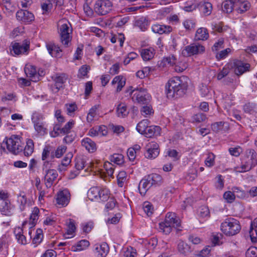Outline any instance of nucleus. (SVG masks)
<instances>
[{
	"instance_id": "nucleus-31",
	"label": "nucleus",
	"mask_w": 257,
	"mask_h": 257,
	"mask_svg": "<svg viewBox=\"0 0 257 257\" xmlns=\"http://www.w3.org/2000/svg\"><path fill=\"white\" fill-rule=\"evenodd\" d=\"M141 54L144 61H149L154 57L155 50L151 47L143 49L141 50Z\"/></svg>"
},
{
	"instance_id": "nucleus-18",
	"label": "nucleus",
	"mask_w": 257,
	"mask_h": 257,
	"mask_svg": "<svg viewBox=\"0 0 257 257\" xmlns=\"http://www.w3.org/2000/svg\"><path fill=\"white\" fill-rule=\"evenodd\" d=\"M94 251L97 257H105L109 251V247L105 242L95 244Z\"/></svg>"
},
{
	"instance_id": "nucleus-60",
	"label": "nucleus",
	"mask_w": 257,
	"mask_h": 257,
	"mask_svg": "<svg viewBox=\"0 0 257 257\" xmlns=\"http://www.w3.org/2000/svg\"><path fill=\"white\" fill-rule=\"evenodd\" d=\"M36 233V234L33 239V243L36 244L35 246L39 244L43 238L42 230L41 229H38Z\"/></svg>"
},
{
	"instance_id": "nucleus-38",
	"label": "nucleus",
	"mask_w": 257,
	"mask_h": 257,
	"mask_svg": "<svg viewBox=\"0 0 257 257\" xmlns=\"http://www.w3.org/2000/svg\"><path fill=\"white\" fill-rule=\"evenodd\" d=\"M129 113L127 108L126 104L120 103L117 105L116 109V114L117 116L120 117H124L126 116Z\"/></svg>"
},
{
	"instance_id": "nucleus-47",
	"label": "nucleus",
	"mask_w": 257,
	"mask_h": 257,
	"mask_svg": "<svg viewBox=\"0 0 257 257\" xmlns=\"http://www.w3.org/2000/svg\"><path fill=\"white\" fill-rule=\"evenodd\" d=\"M103 167L105 170V173L108 176L112 177L114 171V165L111 163L106 162L104 163Z\"/></svg>"
},
{
	"instance_id": "nucleus-62",
	"label": "nucleus",
	"mask_w": 257,
	"mask_h": 257,
	"mask_svg": "<svg viewBox=\"0 0 257 257\" xmlns=\"http://www.w3.org/2000/svg\"><path fill=\"white\" fill-rule=\"evenodd\" d=\"M143 209L148 216H151L154 211L152 205L148 202H145L143 204Z\"/></svg>"
},
{
	"instance_id": "nucleus-58",
	"label": "nucleus",
	"mask_w": 257,
	"mask_h": 257,
	"mask_svg": "<svg viewBox=\"0 0 257 257\" xmlns=\"http://www.w3.org/2000/svg\"><path fill=\"white\" fill-rule=\"evenodd\" d=\"M223 198L228 203L233 202L235 199L233 191H226L223 194Z\"/></svg>"
},
{
	"instance_id": "nucleus-53",
	"label": "nucleus",
	"mask_w": 257,
	"mask_h": 257,
	"mask_svg": "<svg viewBox=\"0 0 257 257\" xmlns=\"http://www.w3.org/2000/svg\"><path fill=\"white\" fill-rule=\"evenodd\" d=\"M162 63H163V66L169 65L175 66L177 63V58L174 55L169 56V57L164 58Z\"/></svg>"
},
{
	"instance_id": "nucleus-6",
	"label": "nucleus",
	"mask_w": 257,
	"mask_h": 257,
	"mask_svg": "<svg viewBox=\"0 0 257 257\" xmlns=\"http://www.w3.org/2000/svg\"><path fill=\"white\" fill-rule=\"evenodd\" d=\"M71 24L66 20H61L59 22V33L60 37V41L65 47L69 46V44L71 40L70 34L72 29L70 27Z\"/></svg>"
},
{
	"instance_id": "nucleus-42",
	"label": "nucleus",
	"mask_w": 257,
	"mask_h": 257,
	"mask_svg": "<svg viewBox=\"0 0 257 257\" xmlns=\"http://www.w3.org/2000/svg\"><path fill=\"white\" fill-rule=\"evenodd\" d=\"M67 147L65 146H59L56 150L51 152V158L53 159L55 157L60 158L66 152Z\"/></svg>"
},
{
	"instance_id": "nucleus-11",
	"label": "nucleus",
	"mask_w": 257,
	"mask_h": 257,
	"mask_svg": "<svg viewBox=\"0 0 257 257\" xmlns=\"http://www.w3.org/2000/svg\"><path fill=\"white\" fill-rule=\"evenodd\" d=\"M70 197V193L67 189L60 190L57 194V203L62 207H65L69 204Z\"/></svg>"
},
{
	"instance_id": "nucleus-32",
	"label": "nucleus",
	"mask_w": 257,
	"mask_h": 257,
	"mask_svg": "<svg viewBox=\"0 0 257 257\" xmlns=\"http://www.w3.org/2000/svg\"><path fill=\"white\" fill-rule=\"evenodd\" d=\"M150 182L147 177L143 178L140 182L139 185V190L142 195H145L147 191L151 187Z\"/></svg>"
},
{
	"instance_id": "nucleus-35",
	"label": "nucleus",
	"mask_w": 257,
	"mask_h": 257,
	"mask_svg": "<svg viewBox=\"0 0 257 257\" xmlns=\"http://www.w3.org/2000/svg\"><path fill=\"white\" fill-rule=\"evenodd\" d=\"M90 245L89 241L83 239L78 241L75 245L72 246V249L74 251H81L86 249Z\"/></svg>"
},
{
	"instance_id": "nucleus-59",
	"label": "nucleus",
	"mask_w": 257,
	"mask_h": 257,
	"mask_svg": "<svg viewBox=\"0 0 257 257\" xmlns=\"http://www.w3.org/2000/svg\"><path fill=\"white\" fill-rule=\"evenodd\" d=\"M150 71V67H144L142 70H139L136 73V76L141 79H143L149 75Z\"/></svg>"
},
{
	"instance_id": "nucleus-61",
	"label": "nucleus",
	"mask_w": 257,
	"mask_h": 257,
	"mask_svg": "<svg viewBox=\"0 0 257 257\" xmlns=\"http://www.w3.org/2000/svg\"><path fill=\"white\" fill-rule=\"evenodd\" d=\"M50 136L53 138H55L58 136L60 134L63 135V132L62 131V128L60 124H55L53 127V131L50 132Z\"/></svg>"
},
{
	"instance_id": "nucleus-43",
	"label": "nucleus",
	"mask_w": 257,
	"mask_h": 257,
	"mask_svg": "<svg viewBox=\"0 0 257 257\" xmlns=\"http://www.w3.org/2000/svg\"><path fill=\"white\" fill-rule=\"evenodd\" d=\"M150 123L149 120L147 119H143L138 123L136 129L139 133L143 134L149 126Z\"/></svg>"
},
{
	"instance_id": "nucleus-36",
	"label": "nucleus",
	"mask_w": 257,
	"mask_h": 257,
	"mask_svg": "<svg viewBox=\"0 0 257 257\" xmlns=\"http://www.w3.org/2000/svg\"><path fill=\"white\" fill-rule=\"evenodd\" d=\"M211 128L214 132L217 133L221 131H226L228 128V124L224 121L215 122L211 125Z\"/></svg>"
},
{
	"instance_id": "nucleus-44",
	"label": "nucleus",
	"mask_w": 257,
	"mask_h": 257,
	"mask_svg": "<svg viewBox=\"0 0 257 257\" xmlns=\"http://www.w3.org/2000/svg\"><path fill=\"white\" fill-rule=\"evenodd\" d=\"M232 190L233 191L235 197L240 199H245L248 197V193L243 190L240 189L238 187H234L232 188Z\"/></svg>"
},
{
	"instance_id": "nucleus-54",
	"label": "nucleus",
	"mask_w": 257,
	"mask_h": 257,
	"mask_svg": "<svg viewBox=\"0 0 257 257\" xmlns=\"http://www.w3.org/2000/svg\"><path fill=\"white\" fill-rule=\"evenodd\" d=\"M43 119V114L38 111H34L31 116V120L33 124L42 122Z\"/></svg>"
},
{
	"instance_id": "nucleus-8",
	"label": "nucleus",
	"mask_w": 257,
	"mask_h": 257,
	"mask_svg": "<svg viewBox=\"0 0 257 257\" xmlns=\"http://www.w3.org/2000/svg\"><path fill=\"white\" fill-rule=\"evenodd\" d=\"M30 48V42L25 40L22 43H12L10 50L11 54L14 55H22L27 54Z\"/></svg>"
},
{
	"instance_id": "nucleus-21",
	"label": "nucleus",
	"mask_w": 257,
	"mask_h": 257,
	"mask_svg": "<svg viewBox=\"0 0 257 257\" xmlns=\"http://www.w3.org/2000/svg\"><path fill=\"white\" fill-rule=\"evenodd\" d=\"M161 128L157 125L149 126L142 135L147 138H152L154 136H158L161 134Z\"/></svg>"
},
{
	"instance_id": "nucleus-55",
	"label": "nucleus",
	"mask_w": 257,
	"mask_h": 257,
	"mask_svg": "<svg viewBox=\"0 0 257 257\" xmlns=\"http://www.w3.org/2000/svg\"><path fill=\"white\" fill-rule=\"evenodd\" d=\"M256 105L253 103H247L243 106V109L245 113L253 114L256 112Z\"/></svg>"
},
{
	"instance_id": "nucleus-29",
	"label": "nucleus",
	"mask_w": 257,
	"mask_h": 257,
	"mask_svg": "<svg viewBox=\"0 0 257 257\" xmlns=\"http://www.w3.org/2000/svg\"><path fill=\"white\" fill-rule=\"evenodd\" d=\"M111 84H117L116 91L120 92L125 84V79L122 75L116 76L113 79Z\"/></svg>"
},
{
	"instance_id": "nucleus-50",
	"label": "nucleus",
	"mask_w": 257,
	"mask_h": 257,
	"mask_svg": "<svg viewBox=\"0 0 257 257\" xmlns=\"http://www.w3.org/2000/svg\"><path fill=\"white\" fill-rule=\"evenodd\" d=\"M110 160L117 165H120L124 162L123 156L120 154H114L110 157Z\"/></svg>"
},
{
	"instance_id": "nucleus-22",
	"label": "nucleus",
	"mask_w": 257,
	"mask_h": 257,
	"mask_svg": "<svg viewBox=\"0 0 257 257\" xmlns=\"http://www.w3.org/2000/svg\"><path fill=\"white\" fill-rule=\"evenodd\" d=\"M99 107V104H96L89 109L86 117V120L88 122L91 123L98 119L99 115L98 109Z\"/></svg>"
},
{
	"instance_id": "nucleus-19",
	"label": "nucleus",
	"mask_w": 257,
	"mask_h": 257,
	"mask_svg": "<svg viewBox=\"0 0 257 257\" xmlns=\"http://www.w3.org/2000/svg\"><path fill=\"white\" fill-rule=\"evenodd\" d=\"M24 70L27 76L30 78L31 81L36 82L38 80L39 77L35 66L27 64L26 65Z\"/></svg>"
},
{
	"instance_id": "nucleus-37",
	"label": "nucleus",
	"mask_w": 257,
	"mask_h": 257,
	"mask_svg": "<svg viewBox=\"0 0 257 257\" xmlns=\"http://www.w3.org/2000/svg\"><path fill=\"white\" fill-rule=\"evenodd\" d=\"M68 79L67 76L65 74H57L54 78L55 86L57 91L62 87L64 84Z\"/></svg>"
},
{
	"instance_id": "nucleus-57",
	"label": "nucleus",
	"mask_w": 257,
	"mask_h": 257,
	"mask_svg": "<svg viewBox=\"0 0 257 257\" xmlns=\"http://www.w3.org/2000/svg\"><path fill=\"white\" fill-rule=\"evenodd\" d=\"M136 24L142 31L146 30L148 26V21L144 18H141L137 20Z\"/></svg>"
},
{
	"instance_id": "nucleus-46",
	"label": "nucleus",
	"mask_w": 257,
	"mask_h": 257,
	"mask_svg": "<svg viewBox=\"0 0 257 257\" xmlns=\"http://www.w3.org/2000/svg\"><path fill=\"white\" fill-rule=\"evenodd\" d=\"M249 234L252 240L253 241V238H254L256 241V238L254 236V235H255L256 236H257V217L254 218V220L252 221H251L250 227Z\"/></svg>"
},
{
	"instance_id": "nucleus-26",
	"label": "nucleus",
	"mask_w": 257,
	"mask_h": 257,
	"mask_svg": "<svg viewBox=\"0 0 257 257\" xmlns=\"http://www.w3.org/2000/svg\"><path fill=\"white\" fill-rule=\"evenodd\" d=\"M81 145L89 152L92 153L96 150L95 143L90 138H86L83 139L81 141Z\"/></svg>"
},
{
	"instance_id": "nucleus-7",
	"label": "nucleus",
	"mask_w": 257,
	"mask_h": 257,
	"mask_svg": "<svg viewBox=\"0 0 257 257\" xmlns=\"http://www.w3.org/2000/svg\"><path fill=\"white\" fill-rule=\"evenodd\" d=\"M131 93L133 94V100L139 103L146 104L151 99V95L148 93L147 90L142 87L131 90Z\"/></svg>"
},
{
	"instance_id": "nucleus-63",
	"label": "nucleus",
	"mask_w": 257,
	"mask_h": 257,
	"mask_svg": "<svg viewBox=\"0 0 257 257\" xmlns=\"http://www.w3.org/2000/svg\"><path fill=\"white\" fill-rule=\"evenodd\" d=\"M187 67V65L185 62L182 61H178L177 60V63L175 66V70L178 72H182L185 70Z\"/></svg>"
},
{
	"instance_id": "nucleus-9",
	"label": "nucleus",
	"mask_w": 257,
	"mask_h": 257,
	"mask_svg": "<svg viewBox=\"0 0 257 257\" xmlns=\"http://www.w3.org/2000/svg\"><path fill=\"white\" fill-rule=\"evenodd\" d=\"M112 4L109 0H98L94 5V11L98 15L107 14L111 10Z\"/></svg>"
},
{
	"instance_id": "nucleus-40",
	"label": "nucleus",
	"mask_w": 257,
	"mask_h": 257,
	"mask_svg": "<svg viewBox=\"0 0 257 257\" xmlns=\"http://www.w3.org/2000/svg\"><path fill=\"white\" fill-rule=\"evenodd\" d=\"M34 145L33 141L31 139H28L26 142V145L24 150V154L25 156L28 157L31 156L34 152Z\"/></svg>"
},
{
	"instance_id": "nucleus-64",
	"label": "nucleus",
	"mask_w": 257,
	"mask_h": 257,
	"mask_svg": "<svg viewBox=\"0 0 257 257\" xmlns=\"http://www.w3.org/2000/svg\"><path fill=\"white\" fill-rule=\"evenodd\" d=\"M246 257H257V247L251 246L245 252Z\"/></svg>"
},
{
	"instance_id": "nucleus-4",
	"label": "nucleus",
	"mask_w": 257,
	"mask_h": 257,
	"mask_svg": "<svg viewBox=\"0 0 257 257\" xmlns=\"http://www.w3.org/2000/svg\"><path fill=\"white\" fill-rule=\"evenodd\" d=\"M180 224V220L176 214L169 212L166 214L164 221L159 223V227L161 231L168 234L171 232L172 227L177 228Z\"/></svg>"
},
{
	"instance_id": "nucleus-56",
	"label": "nucleus",
	"mask_w": 257,
	"mask_h": 257,
	"mask_svg": "<svg viewBox=\"0 0 257 257\" xmlns=\"http://www.w3.org/2000/svg\"><path fill=\"white\" fill-rule=\"evenodd\" d=\"M126 180V174L124 171H120L117 176L118 185L122 187Z\"/></svg>"
},
{
	"instance_id": "nucleus-27",
	"label": "nucleus",
	"mask_w": 257,
	"mask_h": 257,
	"mask_svg": "<svg viewBox=\"0 0 257 257\" xmlns=\"http://www.w3.org/2000/svg\"><path fill=\"white\" fill-rule=\"evenodd\" d=\"M199 8L200 12L205 16L210 15L212 12V6L210 3L203 2L199 5Z\"/></svg>"
},
{
	"instance_id": "nucleus-10",
	"label": "nucleus",
	"mask_w": 257,
	"mask_h": 257,
	"mask_svg": "<svg viewBox=\"0 0 257 257\" xmlns=\"http://www.w3.org/2000/svg\"><path fill=\"white\" fill-rule=\"evenodd\" d=\"M145 156L150 159L156 158L159 154L160 151L158 144L155 142L148 143L145 147Z\"/></svg>"
},
{
	"instance_id": "nucleus-48",
	"label": "nucleus",
	"mask_w": 257,
	"mask_h": 257,
	"mask_svg": "<svg viewBox=\"0 0 257 257\" xmlns=\"http://www.w3.org/2000/svg\"><path fill=\"white\" fill-rule=\"evenodd\" d=\"M4 205L0 207V211L3 215L11 216L13 214V212L11 211V208H10L9 205L10 202L9 200L4 202Z\"/></svg>"
},
{
	"instance_id": "nucleus-1",
	"label": "nucleus",
	"mask_w": 257,
	"mask_h": 257,
	"mask_svg": "<svg viewBox=\"0 0 257 257\" xmlns=\"http://www.w3.org/2000/svg\"><path fill=\"white\" fill-rule=\"evenodd\" d=\"M188 79L186 76L174 77L170 79L166 85L169 98H178L183 96L188 88Z\"/></svg>"
},
{
	"instance_id": "nucleus-45",
	"label": "nucleus",
	"mask_w": 257,
	"mask_h": 257,
	"mask_svg": "<svg viewBox=\"0 0 257 257\" xmlns=\"http://www.w3.org/2000/svg\"><path fill=\"white\" fill-rule=\"evenodd\" d=\"M141 114L144 117H148L154 114V111L151 105H144L140 109Z\"/></svg>"
},
{
	"instance_id": "nucleus-49",
	"label": "nucleus",
	"mask_w": 257,
	"mask_h": 257,
	"mask_svg": "<svg viewBox=\"0 0 257 257\" xmlns=\"http://www.w3.org/2000/svg\"><path fill=\"white\" fill-rule=\"evenodd\" d=\"M34 127L35 131L41 136L47 134V128L45 127L43 122L34 124Z\"/></svg>"
},
{
	"instance_id": "nucleus-3",
	"label": "nucleus",
	"mask_w": 257,
	"mask_h": 257,
	"mask_svg": "<svg viewBox=\"0 0 257 257\" xmlns=\"http://www.w3.org/2000/svg\"><path fill=\"white\" fill-rule=\"evenodd\" d=\"M1 148L4 151L6 149L14 155H17L23 150L21 138L18 135H12L10 137H6L1 144Z\"/></svg>"
},
{
	"instance_id": "nucleus-24",
	"label": "nucleus",
	"mask_w": 257,
	"mask_h": 257,
	"mask_svg": "<svg viewBox=\"0 0 257 257\" xmlns=\"http://www.w3.org/2000/svg\"><path fill=\"white\" fill-rule=\"evenodd\" d=\"M46 47L49 53L52 56L55 57H61L62 56V50L58 46L53 43H48Z\"/></svg>"
},
{
	"instance_id": "nucleus-34",
	"label": "nucleus",
	"mask_w": 257,
	"mask_h": 257,
	"mask_svg": "<svg viewBox=\"0 0 257 257\" xmlns=\"http://www.w3.org/2000/svg\"><path fill=\"white\" fill-rule=\"evenodd\" d=\"M209 38L208 30L205 28H200L197 29L195 34V39L198 40L204 41Z\"/></svg>"
},
{
	"instance_id": "nucleus-2",
	"label": "nucleus",
	"mask_w": 257,
	"mask_h": 257,
	"mask_svg": "<svg viewBox=\"0 0 257 257\" xmlns=\"http://www.w3.org/2000/svg\"><path fill=\"white\" fill-rule=\"evenodd\" d=\"M241 165L234 168L237 172H248L257 165V153L253 149H246L240 158Z\"/></svg>"
},
{
	"instance_id": "nucleus-33",
	"label": "nucleus",
	"mask_w": 257,
	"mask_h": 257,
	"mask_svg": "<svg viewBox=\"0 0 257 257\" xmlns=\"http://www.w3.org/2000/svg\"><path fill=\"white\" fill-rule=\"evenodd\" d=\"M147 178L150 182L152 186L159 185L162 183V176L158 174H151L147 176Z\"/></svg>"
},
{
	"instance_id": "nucleus-15",
	"label": "nucleus",
	"mask_w": 257,
	"mask_h": 257,
	"mask_svg": "<svg viewBox=\"0 0 257 257\" xmlns=\"http://www.w3.org/2000/svg\"><path fill=\"white\" fill-rule=\"evenodd\" d=\"M16 18L19 21L24 23H28L34 19L33 14L26 10H20L16 13Z\"/></svg>"
},
{
	"instance_id": "nucleus-25",
	"label": "nucleus",
	"mask_w": 257,
	"mask_h": 257,
	"mask_svg": "<svg viewBox=\"0 0 257 257\" xmlns=\"http://www.w3.org/2000/svg\"><path fill=\"white\" fill-rule=\"evenodd\" d=\"M14 233L19 243L26 245L28 243L26 236L23 234V230L22 228L19 227L15 228Z\"/></svg>"
},
{
	"instance_id": "nucleus-12",
	"label": "nucleus",
	"mask_w": 257,
	"mask_h": 257,
	"mask_svg": "<svg viewBox=\"0 0 257 257\" xmlns=\"http://www.w3.org/2000/svg\"><path fill=\"white\" fill-rule=\"evenodd\" d=\"M250 64L245 63L241 61L235 60L231 64V67L233 68L234 73L237 75H240L245 72L249 71Z\"/></svg>"
},
{
	"instance_id": "nucleus-17",
	"label": "nucleus",
	"mask_w": 257,
	"mask_h": 257,
	"mask_svg": "<svg viewBox=\"0 0 257 257\" xmlns=\"http://www.w3.org/2000/svg\"><path fill=\"white\" fill-rule=\"evenodd\" d=\"M39 209L38 207H34L32 210V212L30 216L29 224L30 228H33L37 223L39 219ZM28 223V221H24L23 223V227L25 228L26 225Z\"/></svg>"
},
{
	"instance_id": "nucleus-16",
	"label": "nucleus",
	"mask_w": 257,
	"mask_h": 257,
	"mask_svg": "<svg viewBox=\"0 0 257 257\" xmlns=\"http://www.w3.org/2000/svg\"><path fill=\"white\" fill-rule=\"evenodd\" d=\"M152 30L155 33L160 35L168 34L170 33L172 30V28L169 25L154 24L152 26Z\"/></svg>"
},
{
	"instance_id": "nucleus-23",
	"label": "nucleus",
	"mask_w": 257,
	"mask_h": 257,
	"mask_svg": "<svg viewBox=\"0 0 257 257\" xmlns=\"http://www.w3.org/2000/svg\"><path fill=\"white\" fill-rule=\"evenodd\" d=\"M100 186L92 187L89 189L87 192L88 198L92 201H100V196L98 195L101 190Z\"/></svg>"
},
{
	"instance_id": "nucleus-41",
	"label": "nucleus",
	"mask_w": 257,
	"mask_h": 257,
	"mask_svg": "<svg viewBox=\"0 0 257 257\" xmlns=\"http://www.w3.org/2000/svg\"><path fill=\"white\" fill-rule=\"evenodd\" d=\"M235 8V1L232 0H227L223 3L222 9L224 12L229 14L231 13Z\"/></svg>"
},
{
	"instance_id": "nucleus-20",
	"label": "nucleus",
	"mask_w": 257,
	"mask_h": 257,
	"mask_svg": "<svg viewBox=\"0 0 257 257\" xmlns=\"http://www.w3.org/2000/svg\"><path fill=\"white\" fill-rule=\"evenodd\" d=\"M250 7V4L248 1L235 0V10L237 13L242 14L248 11Z\"/></svg>"
},
{
	"instance_id": "nucleus-52",
	"label": "nucleus",
	"mask_w": 257,
	"mask_h": 257,
	"mask_svg": "<svg viewBox=\"0 0 257 257\" xmlns=\"http://www.w3.org/2000/svg\"><path fill=\"white\" fill-rule=\"evenodd\" d=\"M98 195L100 197V201H107L110 197V191L107 188L102 187Z\"/></svg>"
},
{
	"instance_id": "nucleus-39",
	"label": "nucleus",
	"mask_w": 257,
	"mask_h": 257,
	"mask_svg": "<svg viewBox=\"0 0 257 257\" xmlns=\"http://www.w3.org/2000/svg\"><path fill=\"white\" fill-rule=\"evenodd\" d=\"M177 248L178 251L185 255H187L191 252V248L186 242L182 240H180L178 243Z\"/></svg>"
},
{
	"instance_id": "nucleus-13",
	"label": "nucleus",
	"mask_w": 257,
	"mask_h": 257,
	"mask_svg": "<svg viewBox=\"0 0 257 257\" xmlns=\"http://www.w3.org/2000/svg\"><path fill=\"white\" fill-rule=\"evenodd\" d=\"M58 177V173L55 169H48L45 171L44 182L47 188H51Z\"/></svg>"
},
{
	"instance_id": "nucleus-5",
	"label": "nucleus",
	"mask_w": 257,
	"mask_h": 257,
	"mask_svg": "<svg viewBox=\"0 0 257 257\" xmlns=\"http://www.w3.org/2000/svg\"><path fill=\"white\" fill-rule=\"evenodd\" d=\"M220 229L222 232L227 236H232L237 234L241 229L239 221L235 218H227L221 223Z\"/></svg>"
},
{
	"instance_id": "nucleus-14",
	"label": "nucleus",
	"mask_w": 257,
	"mask_h": 257,
	"mask_svg": "<svg viewBox=\"0 0 257 257\" xmlns=\"http://www.w3.org/2000/svg\"><path fill=\"white\" fill-rule=\"evenodd\" d=\"M204 51L205 48L203 46L198 43H194L185 47L184 54L186 53L187 55L191 56L202 53Z\"/></svg>"
},
{
	"instance_id": "nucleus-30",
	"label": "nucleus",
	"mask_w": 257,
	"mask_h": 257,
	"mask_svg": "<svg viewBox=\"0 0 257 257\" xmlns=\"http://www.w3.org/2000/svg\"><path fill=\"white\" fill-rule=\"evenodd\" d=\"M67 231L64 234V236L66 238H71L73 237L74 233L76 229L75 223L72 219H69L68 222H67Z\"/></svg>"
},
{
	"instance_id": "nucleus-28",
	"label": "nucleus",
	"mask_w": 257,
	"mask_h": 257,
	"mask_svg": "<svg viewBox=\"0 0 257 257\" xmlns=\"http://www.w3.org/2000/svg\"><path fill=\"white\" fill-rule=\"evenodd\" d=\"M88 161L87 157L85 156H78L75 158V168L77 171L83 169L87 165Z\"/></svg>"
},
{
	"instance_id": "nucleus-51",
	"label": "nucleus",
	"mask_w": 257,
	"mask_h": 257,
	"mask_svg": "<svg viewBox=\"0 0 257 257\" xmlns=\"http://www.w3.org/2000/svg\"><path fill=\"white\" fill-rule=\"evenodd\" d=\"M90 69L89 66L87 65H82L79 69L77 76L80 78H83L84 77H88L87 74Z\"/></svg>"
}]
</instances>
